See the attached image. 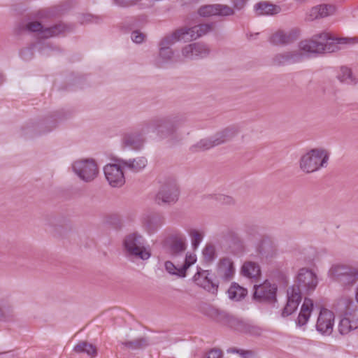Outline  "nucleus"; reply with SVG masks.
<instances>
[{"mask_svg":"<svg viewBox=\"0 0 358 358\" xmlns=\"http://www.w3.org/2000/svg\"><path fill=\"white\" fill-rule=\"evenodd\" d=\"M43 222L45 226L57 229V227L64 226L67 222V220L62 215L51 214L47 215L45 217Z\"/></svg>","mask_w":358,"mask_h":358,"instance_id":"72a5a7b5","label":"nucleus"},{"mask_svg":"<svg viewBox=\"0 0 358 358\" xmlns=\"http://www.w3.org/2000/svg\"><path fill=\"white\" fill-rule=\"evenodd\" d=\"M242 349H238V348H231L227 350V352H229V353H236V354H238L240 355L241 352H242Z\"/></svg>","mask_w":358,"mask_h":358,"instance_id":"13d9d810","label":"nucleus"},{"mask_svg":"<svg viewBox=\"0 0 358 358\" xmlns=\"http://www.w3.org/2000/svg\"><path fill=\"white\" fill-rule=\"evenodd\" d=\"M173 56L174 52L172 48L159 47V55L156 60V64L161 67L163 64L171 61Z\"/></svg>","mask_w":358,"mask_h":358,"instance_id":"f704fd0d","label":"nucleus"},{"mask_svg":"<svg viewBox=\"0 0 358 358\" xmlns=\"http://www.w3.org/2000/svg\"><path fill=\"white\" fill-rule=\"evenodd\" d=\"M178 41L187 42L182 27L176 29L170 34L164 36L159 43V47L171 48Z\"/></svg>","mask_w":358,"mask_h":358,"instance_id":"c756f323","label":"nucleus"},{"mask_svg":"<svg viewBox=\"0 0 358 358\" xmlns=\"http://www.w3.org/2000/svg\"><path fill=\"white\" fill-rule=\"evenodd\" d=\"M328 160L329 155L324 150L313 149L301 157L300 168L307 173H313L321 167H326Z\"/></svg>","mask_w":358,"mask_h":358,"instance_id":"6e6552de","label":"nucleus"},{"mask_svg":"<svg viewBox=\"0 0 358 358\" xmlns=\"http://www.w3.org/2000/svg\"><path fill=\"white\" fill-rule=\"evenodd\" d=\"M346 310L344 317L340 320L338 331L345 335L358 328V306L352 301L345 300Z\"/></svg>","mask_w":358,"mask_h":358,"instance_id":"f8f14e48","label":"nucleus"},{"mask_svg":"<svg viewBox=\"0 0 358 358\" xmlns=\"http://www.w3.org/2000/svg\"><path fill=\"white\" fill-rule=\"evenodd\" d=\"M328 275L341 286L351 287L358 281V267L348 264H334L329 270Z\"/></svg>","mask_w":358,"mask_h":358,"instance_id":"0eeeda50","label":"nucleus"},{"mask_svg":"<svg viewBox=\"0 0 358 358\" xmlns=\"http://www.w3.org/2000/svg\"><path fill=\"white\" fill-rule=\"evenodd\" d=\"M254 9L257 15H273L281 11V8L279 6L266 1L256 3L254 6Z\"/></svg>","mask_w":358,"mask_h":358,"instance_id":"473e14b6","label":"nucleus"},{"mask_svg":"<svg viewBox=\"0 0 358 358\" xmlns=\"http://www.w3.org/2000/svg\"><path fill=\"white\" fill-rule=\"evenodd\" d=\"M241 358H255V353L251 350H243L240 354Z\"/></svg>","mask_w":358,"mask_h":358,"instance_id":"4d7b16f0","label":"nucleus"},{"mask_svg":"<svg viewBox=\"0 0 358 358\" xmlns=\"http://www.w3.org/2000/svg\"><path fill=\"white\" fill-rule=\"evenodd\" d=\"M73 172L85 182L93 181L99 174L96 162L92 159H83L75 161L72 164Z\"/></svg>","mask_w":358,"mask_h":358,"instance_id":"9b49d317","label":"nucleus"},{"mask_svg":"<svg viewBox=\"0 0 358 358\" xmlns=\"http://www.w3.org/2000/svg\"><path fill=\"white\" fill-rule=\"evenodd\" d=\"M122 250L125 257L131 262L146 261L151 257L150 248L145 238L136 231L124 237Z\"/></svg>","mask_w":358,"mask_h":358,"instance_id":"20e7f679","label":"nucleus"},{"mask_svg":"<svg viewBox=\"0 0 358 358\" xmlns=\"http://www.w3.org/2000/svg\"><path fill=\"white\" fill-rule=\"evenodd\" d=\"M196 261V257L194 254H187L185 256V262L183 264L180 266V275L182 278H184L186 276V271L187 270L194 264Z\"/></svg>","mask_w":358,"mask_h":358,"instance_id":"37998d69","label":"nucleus"},{"mask_svg":"<svg viewBox=\"0 0 358 358\" xmlns=\"http://www.w3.org/2000/svg\"><path fill=\"white\" fill-rule=\"evenodd\" d=\"M221 238L229 242V248L231 253L235 255H243L246 250L244 240L234 229L227 228L219 234Z\"/></svg>","mask_w":358,"mask_h":358,"instance_id":"4468645a","label":"nucleus"},{"mask_svg":"<svg viewBox=\"0 0 358 358\" xmlns=\"http://www.w3.org/2000/svg\"><path fill=\"white\" fill-rule=\"evenodd\" d=\"M179 196V190L174 180L164 183L156 195L155 201L159 204H171L176 203Z\"/></svg>","mask_w":358,"mask_h":358,"instance_id":"ddd939ff","label":"nucleus"},{"mask_svg":"<svg viewBox=\"0 0 358 358\" xmlns=\"http://www.w3.org/2000/svg\"><path fill=\"white\" fill-rule=\"evenodd\" d=\"M245 233L249 238H257L259 236V228L255 225L246 226Z\"/></svg>","mask_w":358,"mask_h":358,"instance_id":"603ef678","label":"nucleus"},{"mask_svg":"<svg viewBox=\"0 0 358 358\" xmlns=\"http://www.w3.org/2000/svg\"><path fill=\"white\" fill-rule=\"evenodd\" d=\"M234 13L233 8L222 4L205 5L201 6L198 10V14L205 17L213 15L229 16Z\"/></svg>","mask_w":358,"mask_h":358,"instance_id":"412c9836","label":"nucleus"},{"mask_svg":"<svg viewBox=\"0 0 358 358\" xmlns=\"http://www.w3.org/2000/svg\"><path fill=\"white\" fill-rule=\"evenodd\" d=\"M205 314L215 322L229 326L231 328H234L237 319L227 312L213 306L207 308Z\"/></svg>","mask_w":358,"mask_h":358,"instance_id":"b1692460","label":"nucleus"},{"mask_svg":"<svg viewBox=\"0 0 358 358\" xmlns=\"http://www.w3.org/2000/svg\"><path fill=\"white\" fill-rule=\"evenodd\" d=\"M209 275L210 272L208 270L198 271L194 275V280L197 285L215 295L217 292L218 284L213 282Z\"/></svg>","mask_w":358,"mask_h":358,"instance_id":"393cba45","label":"nucleus"},{"mask_svg":"<svg viewBox=\"0 0 358 358\" xmlns=\"http://www.w3.org/2000/svg\"><path fill=\"white\" fill-rule=\"evenodd\" d=\"M0 358H9L7 353H0Z\"/></svg>","mask_w":358,"mask_h":358,"instance_id":"052dcab7","label":"nucleus"},{"mask_svg":"<svg viewBox=\"0 0 358 358\" xmlns=\"http://www.w3.org/2000/svg\"><path fill=\"white\" fill-rule=\"evenodd\" d=\"M13 313V308L9 306H5L2 308H0V317L1 318H5L6 314L8 313L10 315H12Z\"/></svg>","mask_w":358,"mask_h":358,"instance_id":"5fc2aeb1","label":"nucleus"},{"mask_svg":"<svg viewBox=\"0 0 358 358\" xmlns=\"http://www.w3.org/2000/svg\"><path fill=\"white\" fill-rule=\"evenodd\" d=\"M337 78L341 83L345 84H352L355 83L350 69L345 66L340 68L337 74Z\"/></svg>","mask_w":358,"mask_h":358,"instance_id":"a19ab883","label":"nucleus"},{"mask_svg":"<svg viewBox=\"0 0 358 358\" xmlns=\"http://www.w3.org/2000/svg\"><path fill=\"white\" fill-rule=\"evenodd\" d=\"M37 46V44H32L29 47L22 49L20 57L26 61L31 59L34 55V48H36Z\"/></svg>","mask_w":358,"mask_h":358,"instance_id":"09e8293b","label":"nucleus"},{"mask_svg":"<svg viewBox=\"0 0 358 358\" xmlns=\"http://www.w3.org/2000/svg\"><path fill=\"white\" fill-rule=\"evenodd\" d=\"M248 0H231L234 6L237 10H241L245 5Z\"/></svg>","mask_w":358,"mask_h":358,"instance_id":"6e6d98bb","label":"nucleus"},{"mask_svg":"<svg viewBox=\"0 0 358 358\" xmlns=\"http://www.w3.org/2000/svg\"><path fill=\"white\" fill-rule=\"evenodd\" d=\"M169 252L173 257H176L185 251L187 248L186 237L180 231L172 233L166 240Z\"/></svg>","mask_w":358,"mask_h":358,"instance_id":"a211bd4d","label":"nucleus"},{"mask_svg":"<svg viewBox=\"0 0 358 358\" xmlns=\"http://www.w3.org/2000/svg\"><path fill=\"white\" fill-rule=\"evenodd\" d=\"M313 307V301L310 298L305 297L303 303L301 307L297 320L296 322L298 326L301 327L306 324L310 317Z\"/></svg>","mask_w":358,"mask_h":358,"instance_id":"2f4dec72","label":"nucleus"},{"mask_svg":"<svg viewBox=\"0 0 358 358\" xmlns=\"http://www.w3.org/2000/svg\"><path fill=\"white\" fill-rule=\"evenodd\" d=\"M214 24H200L192 27H182L187 41H192L208 34L213 30Z\"/></svg>","mask_w":358,"mask_h":358,"instance_id":"a878e982","label":"nucleus"},{"mask_svg":"<svg viewBox=\"0 0 358 358\" xmlns=\"http://www.w3.org/2000/svg\"><path fill=\"white\" fill-rule=\"evenodd\" d=\"M169 117L176 134L180 127L189 123V115L186 113L174 114L169 115Z\"/></svg>","mask_w":358,"mask_h":358,"instance_id":"58836bf2","label":"nucleus"},{"mask_svg":"<svg viewBox=\"0 0 358 358\" xmlns=\"http://www.w3.org/2000/svg\"><path fill=\"white\" fill-rule=\"evenodd\" d=\"M73 350L78 353L85 352L88 355L92 357H94L96 355V348L93 345L85 341L78 343L74 347Z\"/></svg>","mask_w":358,"mask_h":358,"instance_id":"ea45409f","label":"nucleus"},{"mask_svg":"<svg viewBox=\"0 0 358 358\" xmlns=\"http://www.w3.org/2000/svg\"><path fill=\"white\" fill-rule=\"evenodd\" d=\"M145 130L148 132L156 131L157 136L161 139L169 138L173 143L178 138L169 115L155 117L149 120L144 121Z\"/></svg>","mask_w":358,"mask_h":358,"instance_id":"423d86ee","label":"nucleus"},{"mask_svg":"<svg viewBox=\"0 0 358 358\" xmlns=\"http://www.w3.org/2000/svg\"><path fill=\"white\" fill-rule=\"evenodd\" d=\"M115 162L122 165V168L128 169L129 170L137 173L143 170L147 165V159L144 157H138L134 159H116Z\"/></svg>","mask_w":358,"mask_h":358,"instance_id":"c85d7f7f","label":"nucleus"},{"mask_svg":"<svg viewBox=\"0 0 358 358\" xmlns=\"http://www.w3.org/2000/svg\"><path fill=\"white\" fill-rule=\"evenodd\" d=\"M124 347L131 350H141L149 345V339L146 337H141L133 341L121 342Z\"/></svg>","mask_w":358,"mask_h":358,"instance_id":"4c0bfd02","label":"nucleus"},{"mask_svg":"<svg viewBox=\"0 0 358 358\" xmlns=\"http://www.w3.org/2000/svg\"><path fill=\"white\" fill-rule=\"evenodd\" d=\"M248 291L238 283L233 282L228 289L229 296L231 299L240 301L247 295Z\"/></svg>","mask_w":358,"mask_h":358,"instance_id":"e433bc0d","label":"nucleus"},{"mask_svg":"<svg viewBox=\"0 0 358 358\" xmlns=\"http://www.w3.org/2000/svg\"><path fill=\"white\" fill-rule=\"evenodd\" d=\"M356 300L358 302V286H357V292H356Z\"/></svg>","mask_w":358,"mask_h":358,"instance_id":"e2e57ef3","label":"nucleus"},{"mask_svg":"<svg viewBox=\"0 0 358 358\" xmlns=\"http://www.w3.org/2000/svg\"><path fill=\"white\" fill-rule=\"evenodd\" d=\"M164 224V217L157 212L145 214L142 218V225L149 234H155Z\"/></svg>","mask_w":358,"mask_h":358,"instance_id":"aec40b11","label":"nucleus"},{"mask_svg":"<svg viewBox=\"0 0 358 358\" xmlns=\"http://www.w3.org/2000/svg\"><path fill=\"white\" fill-rule=\"evenodd\" d=\"M256 252L261 259H271L277 255V247L271 238L264 236L257 244Z\"/></svg>","mask_w":358,"mask_h":358,"instance_id":"5701e85b","label":"nucleus"},{"mask_svg":"<svg viewBox=\"0 0 358 358\" xmlns=\"http://www.w3.org/2000/svg\"><path fill=\"white\" fill-rule=\"evenodd\" d=\"M233 329L241 333L255 336H260L262 333V329L260 327L238 318Z\"/></svg>","mask_w":358,"mask_h":358,"instance_id":"7c9ffc66","label":"nucleus"},{"mask_svg":"<svg viewBox=\"0 0 358 358\" xmlns=\"http://www.w3.org/2000/svg\"><path fill=\"white\" fill-rule=\"evenodd\" d=\"M149 134L145 130V122H143L138 128L124 132L122 135L121 145L134 151H140L146 142L145 135Z\"/></svg>","mask_w":358,"mask_h":358,"instance_id":"9d476101","label":"nucleus"},{"mask_svg":"<svg viewBox=\"0 0 358 358\" xmlns=\"http://www.w3.org/2000/svg\"><path fill=\"white\" fill-rule=\"evenodd\" d=\"M211 197L214 200H215L216 201H217L218 203H220L221 204L228 205V206L235 204V200L231 196L224 195L222 194H215L211 195Z\"/></svg>","mask_w":358,"mask_h":358,"instance_id":"de8ad7c7","label":"nucleus"},{"mask_svg":"<svg viewBox=\"0 0 358 358\" xmlns=\"http://www.w3.org/2000/svg\"><path fill=\"white\" fill-rule=\"evenodd\" d=\"M3 81H4L3 76L1 73H0V85L3 83Z\"/></svg>","mask_w":358,"mask_h":358,"instance_id":"680f3d73","label":"nucleus"},{"mask_svg":"<svg viewBox=\"0 0 358 358\" xmlns=\"http://www.w3.org/2000/svg\"><path fill=\"white\" fill-rule=\"evenodd\" d=\"M336 12V6L332 4H320L313 7L307 14L306 20L313 21L332 15Z\"/></svg>","mask_w":358,"mask_h":358,"instance_id":"bb28decb","label":"nucleus"},{"mask_svg":"<svg viewBox=\"0 0 358 358\" xmlns=\"http://www.w3.org/2000/svg\"><path fill=\"white\" fill-rule=\"evenodd\" d=\"M210 48L204 43H193L182 48V57L187 60H196L204 58L210 54Z\"/></svg>","mask_w":358,"mask_h":358,"instance_id":"dca6fc26","label":"nucleus"},{"mask_svg":"<svg viewBox=\"0 0 358 358\" xmlns=\"http://www.w3.org/2000/svg\"><path fill=\"white\" fill-rule=\"evenodd\" d=\"M72 115L73 112L71 110L62 109L55 111L39 122H27L22 127V134L31 137L45 134L56 128L59 122L70 119Z\"/></svg>","mask_w":358,"mask_h":358,"instance_id":"7ed1b4c3","label":"nucleus"},{"mask_svg":"<svg viewBox=\"0 0 358 358\" xmlns=\"http://www.w3.org/2000/svg\"><path fill=\"white\" fill-rule=\"evenodd\" d=\"M299 31L296 29H292L289 31L278 30L273 34L270 38V41L276 45H287L299 38Z\"/></svg>","mask_w":358,"mask_h":358,"instance_id":"4be33fe9","label":"nucleus"},{"mask_svg":"<svg viewBox=\"0 0 358 358\" xmlns=\"http://www.w3.org/2000/svg\"><path fill=\"white\" fill-rule=\"evenodd\" d=\"M222 352L219 349H212L206 355V358H221Z\"/></svg>","mask_w":358,"mask_h":358,"instance_id":"864d4df0","label":"nucleus"},{"mask_svg":"<svg viewBox=\"0 0 358 358\" xmlns=\"http://www.w3.org/2000/svg\"><path fill=\"white\" fill-rule=\"evenodd\" d=\"M317 275L310 269H299L294 284L287 290V301L282 311V317L292 314L298 308L302 299V294H309L317 286Z\"/></svg>","mask_w":358,"mask_h":358,"instance_id":"f03ea898","label":"nucleus"},{"mask_svg":"<svg viewBox=\"0 0 358 358\" xmlns=\"http://www.w3.org/2000/svg\"><path fill=\"white\" fill-rule=\"evenodd\" d=\"M334 323V313L327 308H322L317 320V330L322 334L329 335L333 331Z\"/></svg>","mask_w":358,"mask_h":358,"instance_id":"6ab92c4d","label":"nucleus"},{"mask_svg":"<svg viewBox=\"0 0 358 358\" xmlns=\"http://www.w3.org/2000/svg\"><path fill=\"white\" fill-rule=\"evenodd\" d=\"M235 273L234 263L231 259L224 257L221 259L217 266V275L226 281L232 279Z\"/></svg>","mask_w":358,"mask_h":358,"instance_id":"cd10ccee","label":"nucleus"},{"mask_svg":"<svg viewBox=\"0 0 358 358\" xmlns=\"http://www.w3.org/2000/svg\"><path fill=\"white\" fill-rule=\"evenodd\" d=\"M165 269L166 271L171 274V275H176L178 277H180V266L179 265L176 266L173 262L171 261H166L164 264Z\"/></svg>","mask_w":358,"mask_h":358,"instance_id":"8fccbe9b","label":"nucleus"},{"mask_svg":"<svg viewBox=\"0 0 358 358\" xmlns=\"http://www.w3.org/2000/svg\"><path fill=\"white\" fill-rule=\"evenodd\" d=\"M78 20L80 24H98L102 21V17L100 16L93 15L90 13H83L79 15Z\"/></svg>","mask_w":358,"mask_h":358,"instance_id":"a18cd8bd","label":"nucleus"},{"mask_svg":"<svg viewBox=\"0 0 358 358\" xmlns=\"http://www.w3.org/2000/svg\"><path fill=\"white\" fill-rule=\"evenodd\" d=\"M143 0H111V3L116 7L127 8L140 3Z\"/></svg>","mask_w":358,"mask_h":358,"instance_id":"49530a36","label":"nucleus"},{"mask_svg":"<svg viewBox=\"0 0 358 358\" xmlns=\"http://www.w3.org/2000/svg\"><path fill=\"white\" fill-rule=\"evenodd\" d=\"M240 131L238 125L232 124L224 127L213 136L202 138L189 148L192 152H198L208 150L212 148L227 143L231 141Z\"/></svg>","mask_w":358,"mask_h":358,"instance_id":"39448f33","label":"nucleus"},{"mask_svg":"<svg viewBox=\"0 0 358 358\" xmlns=\"http://www.w3.org/2000/svg\"><path fill=\"white\" fill-rule=\"evenodd\" d=\"M122 165L108 164L103 168L104 174L108 182L112 187H121L124 184L125 179Z\"/></svg>","mask_w":358,"mask_h":358,"instance_id":"f3484780","label":"nucleus"},{"mask_svg":"<svg viewBox=\"0 0 358 358\" xmlns=\"http://www.w3.org/2000/svg\"><path fill=\"white\" fill-rule=\"evenodd\" d=\"M146 34L139 30H134L131 34V41L136 44L143 43L146 39Z\"/></svg>","mask_w":358,"mask_h":358,"instance_id":"3c124183","label":"nucleus"},{"mask_svg":"<svg viewBox=\"0 0 358 358\" xmlns=\"http://www.w3.org/2000/svg\"><path fill=\"white\" fill-rule=\"evenodd\" d=\"M47 49H50V46L49 44H43V47L41 48V52L42 54H45V50Z\"/></svg>","mask_w":358,"mask_h":358,"instance_id":"bf43d9fd","label":"nucleus"},{"mask_svg":"<svg viewBox=\"0 0 358 358\" xmlns=\"http://www.w3.org/2000/svg\"><path fill=\"white\" fill-rule=\"evenodd\" d=\"M358 42L357 38H336L330 33L323 31L313 35L310 39L299 43V48L292 51H285L275 55L273 59L275 65L284 66L301 62L306 53L323 55L336 52L341 45L352 44Z\"/></svg>","mask_w":358,"mask_h":358,"instance_id":"f257e3e1","label":"nucleus"},{"mask_svg":"<svg viewBox=\"0 0 358 358\" xmlns=\"http://www.w3.org/2000/svg\"><path fill=\"white\" fill-rule=\"evenodd\" d=\"M241 272L244 276L250 278H257L260 274V268L257 263L247 262L243 264Z\"/></svg>","mask_w":358,"mask_h":358,"instance_id":"c9c22d12","label":"nucleus"},{"mask_svg":"<svg viewBox=\"0 0 358 358\" xmlns=\"http://www.w3.org/2000/svg\"><path fill=\"white\" fill-rule=\"evenodd\" d=\"M188 234L191 238L192 247L196 249L203 238L204 233L196 229H191L188 231Z\"/></svg>","mask_w":358,"mask_h":358,"instance_id":"79ce46f5","label":"nucleus"},{"mask_svg":"<svg viewBox=\"0 0 358 358\" xmlns=\"http://www.w3.org/2000/svg\"><path fill=\"white\" fill-rule=\"evenodd\" d=\"M277 286L267 280L259 285H255L254 298L260 302L274 304L276 301Z\"/></svg>","mask_w":358,"mask_h":358,"instance_id":"2eb2a0df","label":"nucleus"},{"mask_svg":"<svg viewBox=\"0 0 358 358\" xmlns=\"http://www.w3.org/2000/svg\"><path fill=\"white\" fill-rule=\"evenodd\" d=\"M205 262H212L216 257L215 247L211 244H206L202 252Z\"/></svg>","mask_w":358,"mask_h":358,"instance_id":"c03bdc74","label":"nucleus"},{"mask_svg":"<svg viewBox=\"0 0 358 358\" xmlns=\"http://www.w3.org/2000/svg\"><path fill=\"white\" fill-rule=\"evenodd\" d=\"M65 27L62 24H54L51 27H45L39 22L31 21L27 23H20L16 30L20 34L24 31L29 32H37L40 37L49 38L57 36L60 33L64 31Z\"/></svg>","mask_w":358,"mask_h":358,"instance_id":"1a4fd4ad","label":"nucleus"}]
</instances>
